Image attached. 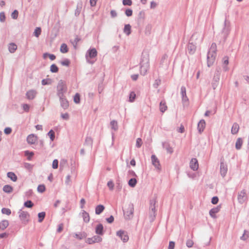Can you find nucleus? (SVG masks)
<instances>
[{
    "mask_svg": "<svg viewBox=\"0 0 249 249\" xmlns=\"http://www.w3.org/2000/svg\"><path fill=\"white\" fill-rule=\"evenodd\" d=\"M218 202V198L216 196L213 197L212 199V203L213 204H216Z\"/></svg>",
    "mask_w": 249,
    "mask_h": 249,
    "instance_id": "nucleus-50",
    "label": "nucleus"
},
{
    "mask_svg": "<svg viewBox=\"0 0 249 249\" xmlns=\"http://www.w3.org/2000/svg\"><path fill=\"white\" fill-rule=\"evenodd\" d=\"M58 161L57 160H54L53 161L52 167L53 169H57L58 168Z\"/></svg>",
    "mask_w": 249,
    "mask_h": 249,
    "instance_id": "nucleus-44",
    "label": "nucleus"
},
{
    "mask_svg": "<svg viewBox=\"0 0 249 249\" xmlns=\"http://www.w3.org/2000/svg\"><path fill=\"white\" fill-rule=\"evenodd\" d=\"M45 216V213L44 212H42V213H39L38 214V218H39L38 221L39 222H42L43 221V220L44 219Z\"/></svg>",
    "mask_w": 249,
    "mask_h": 249,
    "instance_id": "nucleus-32",
    "label": "nucleus"
},
{
    "mask_svg": "<svg viewBox=\"0 0 249 249\" xmlns=\"http://www.w3.org/2000/svg\"><path fill=\"white\" fill-rule=\"evenodd\" d=\"M181 91L182 93V95L183 96H186V89L185 87H181Z\"/></svg>",
    "mask_w": 249,
    "mask_h": 249,
    "instance_id": "nucleus-60",
    "label": "nucleus"
},
{
    "mask_svg": "<svg viewBox=\"0 0 249 249\" xmlns=\"http://www.w3.org/2000/svg\"><path fill=\"white\" fill-rule=\"evenodd\" d=\"M79 41V39L78 38V37H76L75 38V39H74V41L72 42V44H73V46H74V47H75V48L76 47V45H77V42H78Z\"/></svg>",
    "mask_w": 249,
    "mask_h": 249,
    "instance_id": "nucleus-58",
    "label": "nucleus"
},
{
    "mask_svg": "<svg viewBox=\"0 0 249 249\" xmlns=\"http://www.w3.org/2000/svg\"><path fill=\"white\" fill-rule=\"evenodd\" d=\"M102 239L99 236H94L91 238H89L86 239V243L89 244H92L95 243H99L102 241Z\"/></svg>",
    "mask_w": 249,
    "mask_h": 249,
    "instance_id": "nucleus-6",
    "label": "nucleus"
},
{
    "mask_svg": "<svg viewBox=\"0 0 249 249\" xmlns=\"http://www.w3.org/2000/svg\"><path fill=\"white\" fill-rule=\"evenodd\" d=\"M105 209V207L102 205H98L95 208V213L97 214H100Z\"/></svg>",
    "mask_w": 249,
    "mask_h": 249,
    "instance_id": "nucleus-16",
    "label": "nucleus"
},
{
    "mask_svg": "<svg viewBox=\"0 0 249 249\" xmlns=\"http://www.w3.org/2000/svg\"><path fill=\"white\" fill-rule=\"evenodd\" d=\"M1 212L2 213L7 214L8 215H10L11 213V210L8 208H3L1 210Z\"/></svg>",
    "mask_w": 249,
    "mask_h": 249,
    "instance_id": "nucleus-39",
    "label": "nucleus"
},
{
    "mask_svg": "<svg viewBox=\"0 0 249 249\" xmlns=\"http://www.w3.org/2000/svg\"><path fill=\"white\" fill-rule=\"evenodd\" d=\"M220 211V207H217L216 208H214L210 210V215L213 217L215 218V214L217 213Z\"/></svg>",
    "mask_w": 249,
    "mask_h": 249,
    "instance_id": "nucleus-13",
    "label": "nucleus"
},
{
    "mask_svg": "<svg viewBox=\"0 0 249 249\" xmlns=\"http://www.w3.org/2000/svg\"><path fill=\"white\" fill-rule=\"evenodd\" d=\"M61 117L64 120H68L69 118V115L68 113H64L61 114Z\"/></svg>",
    "mask_w": 249,
    "mask_h": 249,
    "instance_id": "nucleus-52",
    "label": "nucleus"
},
{
    "mask_svg": "<svg viewBox=\"0 0 249 249\" xmlns=\"http://www.w3.org/2000/svg\"><path fill=\"white\" fill-rule=\"evenodd\" d=\"M36 92L34 90H30L27 92L26 96L29 100L33 99L36 96Z\"/></svg>",
    "mask_w": 249,
    "mask_h": 249,
    "instance_id": "nucleus-11",
    "label": "nucleus"
},
{
    "mask_svg": "<svg viewBox=\"0 0 249 249\" xmlns=\"http://www.w3.org/2000/svg\"><path fill=\"white\" fill-rule=\"evenodd\" d=\"M9 225L7 220H3L0 223V229L3 230L6 229Z\"/></svg>",
    "mask_w": 249,
    "mask_h": 249,
    "instance_id": "nucleus-18",
    "label": "nucleus"
},
{
    "mask_svg": "<svg viewBox=\"0 0 249 249\" xmlns=\"http://www.w3.org/2000/svg\"><path fill=\"white\" fill-rule=\"evenodd\" d=\"M125 14L127 16H131L132 14V11L131 9H128L125 11Z\"/></svg>",
    "mask_w": 249,
    "mask_h": 249,
    "instance_id": "nucleus-51",
    "label": "nucleus"
},
{
    "mask_svg": "<svg viewBox=\"0 0 249 249\" xmlns=\"http://www.w3.org/2000/svg\"><path fill=\"white\" fill-rule=\"evenodd\" d=\"M82 216L83 218L84 221L85 222L88 223L89 221V220H90L89 215V213H87L86 211H83V212L82 213Z\"/></svg>",
    "mask_w": 249,
    "mask_h": 249,
    "instance_id": "nucleus-14",
    "label": "nucleus"
},
{
    "mask_svg": "<svg viewBox=\"0 0 249 249\" xmlns=\"http://www.w3.org/2000/svg\"><path fill=\"white\" fill-rule=\"evenodd\" d=\"M48 57L50 58V59L52 60H53L55 59L56 57L54 55L52 54H49L48 53Z\"/></svg>",
    "mask_w": 249,
    "mask_h": 249,
    "instance_id": "nucleus-63",
    "label": "nucleus"
},
{
    "mask_svg": "<svg viewBox=\"0 0 249 249\" xmlns=\"http://www.w3.org/2000/svg\"><path fill=\"white\" fill-rule=\"evenodd\" d=\"M188 49H189V48H190L191 49V52L192 53H193L195 50V46H193V45H189L188 47Z\"/></svg>",
    "mask_w": 249,
    "mask_h": 249,
    "instance_id": "nucleus-62",
    "label": "nucleus"
},
{
    "mask_svg": "<svg viewBox=\"0 0 249 249\" xmlns=\"http://www.w3.org/2000/svg\"><path fill=\"white\" fill-rule=\"evenodd\" d=\"M18 11L17 10H15L12 14V17L14 19H17L18 18Z\"/></svg>",
    "mask_w": 249,
    "mask_h": 249,
    "instance_id": "nucleus-43",
    "label": "nucleus"
},
{
    "mask_svg": "<svg viewBox=\"0 0 249 249\" xmlns=\"http://www.w3.org/2000/svg\"><path fill=\"white\" fill-rule=\"evenodd\" d=\"M48 136L50 138L52 141H53L54 139L55 135H54V132L53 130H51L48 134Z\"/></svg>",
    "mask_w": 249,
    "mask_h": 249,
    "instance_id": "nucleus-33",
    "label": "nucleus"
},
{
    "mask_svg": "<svg viewBox=\"0 0 249 249\" xmlns=\"http://www.w3.org/2000/svg\"><path fill=\"white\" fill-rule=\"evenodd\" d=\"M23 108L25 111H28L29 110L30 106L27 104H24L23 105Z\"/></svg>",
    "mask_w": 249,
    "mask_h": 249,
    "instance_id": "nucleus-55",
    "label": "nucleus"
},
{
    "mask_svg": "<svg viewBox=\"0 0 249 249\" xmlns=\"http://www.w3.org/2000/svg\"><path fill=\"white\" fill-rule=\"evenodd\" d=\"M174 247H175V243L172 241L170 242L169 245V249H174Z\"/></svg>",
    "mask_w": 249,
    "mask_h": 249,
    "instance_id": "nucleus-56",
    "label": "nucleus"
},
{
    "mask_svg": "<svg viewBox=\"0 0 249 249\" xmlns=\"http://www.w3.org/2000/svg\"><path fill=\"white\" fill-rule=\"evenodd\" d=\"M136 97V94L134 92H131L129 95V101L133 102Z\"/></svg>",
    "mask_w": 249,
    "mask_h": 249,
    "instance_id": "nucleus-37",
    "label": "nucleus"
},
{
    "mask_svg": "<svg viewBox=\"0 0 249 249\" xmlns=\"http://www.w3.org/2000/svg\"><path fill=\"white\" fill-rule=\"evenodd\" d=\"M57 88L58 91V95L60 97H61V96H63V92H65L66 91V86L65 84H64L63 82H60L58 85Z\"/></svg>",
    "mask_w": 249,
    "mask_h": 249,
    "instance_id": "nucleus-5",
    "label": "nucleus"
},
{
    "mask_svg": "<svg viewBox=\"0 0 249 249\" xmlns=\"http://www.w3.org/2000/svg\"><path fill=\"white\" fill-rule=\"evenodd\" d=\"M5 19L4 13L2 12L0 13V20L1 21H4Z\"/></svg>",
    "mask_w": 249,
    "mask_h": 249,
    "instance_id": "nucleus-54",
    "label": "nucleus"
},
{
    "mask_svg": "<svg viewBox=\"0 0 249 249\" xmlns=\"http://www.w3.org/2000/svg\"><path fill=\"white\" fill-rule=\"evenodd\" d=\"M123 3L124 5L130 6L132 4L131 0H123Z\"/></svg>",
    "mask_w": 249,
    "mask_h": 249,
    "instance_id": "nucleus-46",
    "label": "nucleus"
},
{
    "mask_svg": "<svg viewBox=\"0 0 249 249\" xmlns=\"http://www.w3.org/2000/svg\"><path fill=\"white\" fill-rule=\"evenodd\" d=\"M194 245V242L192 240H188L186 242V246L188 248H191Z\"/></svg>",
    "mask_w": 249,
    "mask_h": 249,
    "instance_id": "nucleus-42",
    "label": "nucleus"
},
{
    "mask_svg": "<svg viewBox=\"0 0 249 249\" xmlns=\"http://www.w3.org/2000/svg\"><path fill=\"white\" fill-rule=\"evenodd\" d=\"M63 96H61L60 98L61 106L64 108H67L69 107V103L66 99L62 98Z\"/></svg>",
    "mask_w": 249,
    "mask_h": 249,
    "instance_id": "nucleus-17",
    "label": "nucleus"
},
{
    "mask_svg": "<svg viewBox=\"0 0 249 249\" xmlns=\"http://www.w3.org/2000/svg\"><path fill=\"white\" fill-rule=\"evenodd\" d=\"M103 230V226L102 224H99L96 228V232L97 234H102Z\"/></svg>",
    "mask_w": 249,
    "mask_h": 249,
    "instance_id": "nucleus-20",
    "label": "nucleus"
},
{
    "mask_svg": "<svg viewBox=\"0 0 249 249\" xmlns=\"http://www.w3.org/2000/svg\"><path fill=\"white\" fill-rule=\"evenodd\" d=\"M25 155L27 157L29 160H30L34 155V153L33 152L26 151L25 152Z\"/></svg>",
    "mask_w": 249,
    "mask_h": 249,
    "instance_id": "nucleus-31",
    "label": "nucleus"
},
{
    "mask_svg": "<svg viewBox=\"0 0 249 249\" xmlns=\"http://www.w3.org/2000/svg\"><path fill=\"white\" fill-rule=\"evenodd\" d=\"M3 190L6 193H11L13 191V188L12 186L7 185L3 187Z\"/></svg>",
    "mask_w": 249,
    "mask_h": 249,
    "instance_id": "nucleus-27",
    "label": "nucleus"
},
{
    "mask_svg": "<svg viewBox=\"0 0 249 249\" xmlns=\"http://www.w3.org/2000/svg\"><path fill=\"white\" fill-rule=\"evenodd\" d=\"M74 101L77 104L80 102V95L78 93H76L74 97Z\"/></svg>",
    "mask_w": 249,
    "mask_h": 249,
    "instance_id": "nucleus-41",
    "label": "nucleus"
},
{
    "mask_svg": "<svg viewBox=\"0 0 249 249\" xmlns=\"http://www.w3.org/2000/svg\"><path fill=\"white\" fill-rule=\"evenodd\" d=\"M7 177L13 181H16L17 180V176L13 172H8L7 173Z\"/></svg>",
    "mask_w": 249,
    "mask_h": 249,
    "instance_id": "nucleus-19",
    "label": "nucleus"
},
{
    "mask_svg": "<svg viewBox=\"0 0 249 249\" xmlns=\"http://www.w3.org/2000/svg\"><path fill=\"white\" fill-rule=\"evenodd\" d=\"M51 71L53 72H57L58 71V68L55 64H53L51 66Z\"/></svg>",
    "mask_w": 249,
    "mask_h": 249,
    "instance_id": "nucleus-34",
    "label": "nucleus"
},
{
    "mask_svg": "<svg viewBox=\"0 0 249 249\" xmlns=\"http://www.w3.org/2000/svg\"><path fill=\"white\" fill-rule=\"evenodd\" d=\"M41 32V28L39 27H37L34 32L35 36L36 37H38L40 35Z\"/></svg>",
    "mask_w": 249,
    "mask_h": 249,
    "instance_id": "nucleus-38",
    "label": "nucleus"
},
{
    "mask_svg": "<svg viewBox=\"0 0 249 249\" xmlns=\"http://www.w3.org/2000/svg\"><path fill=\"white\" fill-rule=\"evenodd\" d=\"M37 140V137L34 134H31L29 135L27 138V142L30 144L35 143Z\"/></svg>",
    "mask_w": 249,
    "mask_h": 249,
    "instance_id": "nucleus-9",
    "label": "nucleus"
},
{
    "mask_svg": "<svg viewBox=\"0 0 249 249\" xmlns=\"http://www.w3.org/2000/svg\"><path fill=\"white\" fill-rule=\"evenodd\" d=\"M151 160L153 165L158 169H160V164L158 159L155 155H152L151 157Z\"/></svg>",
    "mask_w": 249,
    "mask_h": 249,
    "instance_id": "nucleus-10",
    "label": "nucleus"
},
{
    "mask_svg": "<svg viewBox=\"0 0 249 249\" xmlns=\"http://www.w3.org/2000/svg\"><path fill=\"white\" fill-rule=\"evenodd\" d=\"M239 125L236 123L234 124L231 128V133L232 134H237L239 131Z\"/></svg>",
    "mask_w": 249,
    "mask_h": 249,
    "instance_id": "nucleus-15",
    "label": "nucleus"
},
{
    "mask_svg": "<svg viewBox=\"0 0 249 249\" xmlns=\"http://www.w3.org/2000/svg\"><path fill=\"white\" fill-rule=\"evenodd\" d=\"M117 234L124 242H127L129 239L127 233L124 231H120L117 232Z\"/></svg>",
    "mask_w": 249,
    "mask_h": 249,
    "instance_id": "nucleus-7",
    "label": "nucleus"
},
{
    "mask_svg": "<svg viewBox=\"0 0 249 249\" xmlns=\"http://www.w3.org/2000/svg\"><path fill=\"white\" fill-rule=\"evenodd\" d=\"M19 217L21 223L24 224H27L30 220L29 213L25 211H20L19 212Z\"/></svg>",
    "mask_w": 249,
    "mask_h": 249,
    "instance_id": "nucleus-2",
    "label": "nucleus"
},
{
    "mask_svg": "<svg viewBox=\"0 0 249 249\" xmlns=\"http://www.w3.org/2000/svg\"><path fill=\"white\" fill-rule=\"evenodd\" d=\"M137 183V180L135 178H131L128 181V184L130 186L134 187Z\"/></svg>",
    "mask_w": 249,
    "mask_h": 249,
    "instance_id": "nucleus-30",
    "label": "nucleus"
},
{
    "mask_svg": "<svg viewBox=\"0 0 249 249\" xmlns=\"http://www.w3.org/2000/svg\"><path fill=\"white\" fill-rule=\"evenodd\" d=\"M11 132H12V129L10 127H6L4 129V133L6 134H9L11 133Z\"/></svg>",
    "mask_w": 249,
    "mask_h": 249,
    "instance_id": "nucleus-53",
    "label": "nucleus"
},
{
    "mask_svg": "<svg viewBox=\"0 0 249 249\" xmlns=\"http://www.w3.org/2000/svg\"><path fill=\"white\" fill-rule=\"evenodd\" d=\"M33 203L30 200L27 201L24 203V206L27 208H32L33 206Z\"/></svg>",
    "mask_w": 249,
    "mask_h": 249,
    "instance_id": "nucleus-40",
    "label": "nucleus"
},
{
    "mask_svg": "<svg viewBox=\"0 0 249 249\" xmlns=\"http://www.w3.org/2000/svg\"><path fill=\"white\" fill-rule=\"evenodd\" d=\"M227 169L223 164H221L220 173L222 176L224 177L226 174Z\"/></svg>",
    "mask_w": 249,
    "mask_h": 249,
    "instance_id": "nucleus-28",
    "label": "nucleus"
},
{
    "mask_svg": "<svg viewBox=\"0 0 249 249\" xmlns=\"http://www.w3.org/2000/svg\"><path fill=\"white\" fill-rule=\"evenodd\" d=\"M46 190V188L44 185L41 184L39 185L37 187V191L39 192L43 193Z\"/></svg>",
    "mask_w": 249,
    "mask_h": 249,
    "instance_id": "nucleus-35",
    "label": "nucleus"
},
{
    "mask_svg": "<svg viewBox=\"0 0 249 249\" xmlns=\"http://www.w3.org/2000/svg\"><path fill=\"white\" fill-rule=\"evenodd\" d=\"M114 183L112 181H109L107 183V186L110 190H112L114 188Z\"/></svg>",
    "mask_w": 249,
    "mask_h": 249,
    "instance_id": "nucleus-48",
    "label": "nucleus"
},
{
    "mask_svg": "<svg viewBox=\"0 0 249 249\" xmlns=\"http://www.w3.org/2000/svg\"><path fill=\"white\" fill-rule=\"evenodd\" d=\"M17 45L14 43H11L9 45V51L13 53L15 52V51L17 50Z\"/></svg>",
    "mask_w": 249,
    "mask_h": 249,
    "instance_id": "nucleus-25",
    "label": "nucleus"
},
{
    "mask_svg": "<svg viewBox=\"0 0 249 249\" xmlns=\"http://www.w3.org/2000/svg\"><path fill=\"white\" fill-rule=\"evenodd\" d=\"M237 199L240 203L243 204L246 202L248 200V196L246 191L243 190L240 191L238 194Z\"/></svg>",
    "mask_w": 249,
    "mask_h": 249,
    "instance_id": "nucleus-3",
    "label": "nucleus"
},
{
    "mask_svg": "<svg viewBox=\"0 0 249 249\" xmlns=\"http://www.w3.org/2000/svg\"><path fill=\"white\" fill-rule=\"evenodd\" d=\"M111 125L112 128L114 130H116L117 128V123L115 121H113L111 122Z\"/></svg>",
    "mask_w": 249,
    "mask_h": 249,
    "instance_id": "nucleus-47",
    "label": "nucleus"
},
{
    "mask_svg": "<svg viewBox=\"0 0 249 249\" xmlns=\"http://www.w3.org/2000/svg\"><path fill=\"white\" fill-rule=\"evenodd\" d=\"M61 63L62 65L68 66L70 64V62L68 59H66L62 61Z\"/></svg>",
    "mask_w": 249,
    "mask_h": 249,
    "instance_id": "nucleus-45",
    "label": "nucleus"
},
{
    "mask_svg": "<svg viewBox=\"0 0 249 249\" xmlns=\"http://www.w3.org/2000/svg\"><path fill=\"white\" fill-rule=\"evenodd\" d=\"M60 51L62 53H66L68 52V48L66 44L63 43L61 45Z\"/></svg>",
    "mask_w": 249,
    "mask_h": 249,
    "instance_id": "nucleus-26",
    "label": "nucleus"
},
{
    "mask_svg": "<svg viewBox=\"0 0 249 249\" xmlns=\"http://www.w3.org/2000/svg\"><path fill=\"white\" fill-rule=\"evenodd\" d=\"M86 203V201L84 198H82L80 200V204H81V208H83L84 207V205Z\"/></svg>",
    "mask_w": 249,
    "mask_h": 249,
    "instance_id": "nucleus-59",
    "label": "nucleus"
},
{
    "mask_svg": "<svg viewBox=\"0 0 249 249\" xmlns=\"http://www.w3.org/2000/svg\"><path fill=\"white\" fill-rule=\"evenodd\" d=\"M131 78L133 80H136L138 78V75L137 74H134L131 76Z\"/></svg>",
    "mask_w": 249,
    "mask_h": 249,
    "instance_id": "nucleus-64",
    "label": "nucleus"
},
{
    "mask_svg": "<svg viewBox=\"0 0 249 249\" xmlns=\"http://www.w3.org/2000/svg\"><path fill=\"white\" fill-rule=\"evenodd\" d=\"M190 168L194 171H196L198 168V163L196 159H192L190 163Z\"/></svg>",
    "mask_w": 249,
    "mask_h": 249,
    "instance_id": "nucleus-8",
    "label": "nucleus"
},
{
    "mask_svg": "<svg viewBox=\"0 0 249 249\" xmlns=\"http://www.w3.org/2000/svg\"><path fill=\"white\" fill-rule=\"evenodd\" d=\"M124 32L127 35L131 33V26L129 24L125 25L124 29Z\"/></svg>",
    "mask_w": 249,
    "mask_h": 249,
    "instance_id": "nucleus-24",
    "label": "nucleus"
},
{
    "mask_svg": "<svg viewBox=\"0 0 249 249\" xmlns=\"http://www.w3.org/2000/svg\"><path fill=\"white\" fill-rule=\"evenodd\" d=\"M97 54V52L95 49L93 48L89 49L86 54L87 61L90 64L94 63L96 60V57Z\"/></svg>",
    "mask_w": 249,
    "mask_h": 249,
    "instance_id": "nucleus-1",
    "label": "nucleus"
},
{
    "mask_svg": "<svg viewBox=\"0 0 249 249\" xmlns=\"http://www.w3.org/2000/svg\"><path fill=\"white\" fill-rule=\"evenodd\" d=\"M86 236L87 234L85 232H83L79 234H75V237L79 239H82L83 238H86Z\"/></svg>",
    "mask_w": 249,
    "mask_h": 249,
    "instance_id": "nucleus-29",
    "label": "nucleus"
},
{
    "mask_svg": "<svg viewBox=\"0 0 249 249\" xmlns=\"http://www.w3.org/2000/svg\"><path fill=\"white\" fill-rule=\"evenodd\" d=\"M107 220L108 223H111L113 221L114 217L112 216H111L109 218H107Z\"/></svg>",
    "mask_w": 249,
    "mask_h": 249,
    "instance_id": "nucleus-61",
    "label": "nucleus"
},
{
    "mask_svg": "<svg viewBox=\"0 0 249 249\" xmlns=\"http://www.w3.org/2000/svg\"><path fill=\"white\" fill-rule=\"evenodd\" d=\"M142 143V140L140 138H138L136 141V146L138 147H140Z\"/></svg>",
    "mask_w": 249,
    "mask_h": 249,
    "instance_id": "nucleus-49",
    "label": "nucleus"
},
{
    "mask_svg": "<svg viewBox=\"0 0 249 249\" xmlns=\"http://www.w3.org/2000/svg\"><path fill=\"white\" fill-rule=\"evenodd\" d=\"M163 146L167 150V152L172 153L173 151V148L170 146L168 143L165 142L163 144Z\"/></svg>",
    "mask_w": 249,
    "mask_h": 249,
    "instance_id": "nucleus-23",
    "label": "nucleus"
},
{
    "mask_svg": "<svg viewBox=\"0 0 249 249\" xmlns=\"http://www.w3.org/2000/svg\"><path fill=\"white\" fill-rule=\"evenodd\" d=\"M98 0H90V4L91 6H95Z\"/></svg>",
    "mask_w": 249,
    "mask_h": 249,
    "instance_id": "nucleus-57",
    "label": "nucleus"
},
{
    "mask_svg": "<svg viewBox=\"0 0 249 249\" xmlns=\"http://www.w3.org/2000/svg\"><path fill=\"white\" fill-rule=\"evenodd\" d=\"M209 52H214L216 53V45L215 43H212Z\"/></svg>",
    "mask_w": 249,
    "mask_h": 249,
    "instance_id": "nucleus-36",
    "label": "nucleus"
},
{
    "mask_svg": "<svg viewBox=\"0 0 249 249\" xmlns=\"http://www.w3.org/2000/svg\"><path fill=\"white\" fill-rule=\"evenodd\" d=\"M167 108V107L166 105L165 102L164 101H161L160 102V110L162 112H163L166 110Z\"/></svg>",
    "mask_w": 249,
    "mask_h": 249,
    "instance_id": "nucleus-21",
    "label": "nucleus"
},
{
    "mask_svg": "<svg viewBox=\"0 0 249 249\" xmlns=\"http://www.w3.org/2000/svg\"><path fill=\"white\" fill-rule=\"evenodd\" d=\"M205 125L206 123L204 120H201L199 121V122L198 124L197 128L200 133L202 132L204 130L205 127Z\"/></svg>",
    "mask_w": 249,
    "mask_h": 249,
    "instance_id": "nucleus-12",
    "label": "nucleus"
},
{
    "mask_svg": "<svg viewBox=\"0 0 249 249\" xmlns=\"http://www.w3.org/2000/svg\"><path fill=\"white\" fill-rule=\"evenodd\" d=\"M216 53L214 52H209L207 56L208 59V65L209 67L212 66L215 59Z\"/></svg>",
    "mask_w": 249,
    "mask_h": 249,
    "instance_id": "nucleus-4",
    "label": "nucleus"
},
{
    "mask_svg": "<svg viewBox=\"0 0 249 249\" xmlns=\"http://www.w3.org/2000/svg\"><path fill=\"white\" fill-rule=\"evenodd\" d=\"M243 144V141L241 138H238L235 143V147L237 149H240Z\"/></svg>",
    "mask_w": 249,
    "mask_h": 249,
    "instance_id": "nucleus-22",
    "label": "nucleus"
}]
</instances>
